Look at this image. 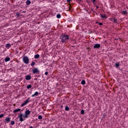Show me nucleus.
<instances>
[{
  "label": "nucleus",
  "mask_w": 128,
  "mask_h": 128,
  "mask_svg": "<svg viewBox=\"0 0 128 128\" xmlns=\"http://www.w3.org/2000/svg\"><path fill=\"white\" fill-rule=\"evenodd\" d=\"M60 38L61 40V42L62 44H64V42H66L68 40H70V36L68 34H62L60 36Z\"/></svg>",
  "instance_id": "f257e3e1"
},
{
  "label": "nucleus",
  "mask_w": 128,
  "mask_h": 128,
  "mask_svg": "<svg viewBox=\"0 0 128 128\" xmlns=\"http://www.w3.org/2000/svg\"><path fill=\"white\" fill-rule=\"evenodd\" d=\"M22 61L26 64H30V59L28 56H25L23 57Z\"/></svg>",
  "instance_id": "f03ea898"
},
{
  "label": "nucleus",
  "mask_w": 128,
  "mask_h": 128,
  "mask_svg": "<svg viewBox=\"0 0 128 128\" xmlns=\"http://www.w3.org/2000/svg\"><path fill=\"white\" fill-rule=\"evenodd\" d=\"M30 111L28 110H26L25 111V114H23V118H28L30 116Z\"/></svg>",
  "instance_id": "7ed1b4c3"
},
{
  "label": "nucleus",
  "mask_w": 128,
  "mask_h": 128,
  "mask_svg": "<svg viewBox=\"0 0 128 128\" xmlns=\"http://www.w3.org/2000/svg\"><path fill=\"white\" fill-rule=\"evenodd\" d=\"M32 72L33 74H40V70L38 68H34L32 69Z\"/></svg>",
  "instance_id": "20e7f679"
},
{
  "label": "nucleus",
  "mask_w": 128,
  "mask_h": 128,
  "mask_svg": "<svg viewBox=\"0 0 128 128\" xmlns=\"http://www.w3.org/2000/svg\"><path fill=\"white\" fill-rule=\"evenodd\" d=\"M30 100V98H28L27 100H26L23 103H22V104H21V106H26V104H28V102H28Z\"/></svg>",
  "instance_id": "39448f33"
},
{
  "label": "nucleus",
  "mask_w": 128,
  "mask_h": 128,
  "mask_svg": "<svg viewBox=\"0 0 128 128\" xmlns=\"http://www.w3.org/2000/svg\"><path fill=\"white\" fill-rule=\"evenodd\" d=\"M22 116H24V114H22V113H20L18 116V118H19L20 122H24V118H22Z\"/></svg>",
  "instance_id": "423d86ee"
},
{
  "label": "nucleus",
  "mask_w": 128,
  "mask_h": 128,
  "mask_svg": "<svg viewBox=\"0 0 128 128\" xmlns=\"http://www.w3.org/2000/svg\"><path fill=\"white\" fill-rule=\"evenodd\" d=\"M110 20L112 22H114V24H118V19H116V18H111Z\"/></svg>",
  "instance_id": "0eeeda50"
},
{
  "label": "nucleus",
  "mask_w": 128,
  "mask_h": 128,
  "mask_svg": "<svg viewBox=\"0 0 128 128\" xmlns=\"http://www.w3.org/2000/svg\"><path fill=\"white\" fill-rule=\"evenodd\" d=\"M10 122V117H6L5 118V122L6 124H8Z\"/></svg>",
  "instance_id": "6e6552de"
},
{
  "label": "nucleus",
  "mask_w": 128,
  "mask_h": 128,
  "mask_svg": "<svg viewBox=\"0 0 128 128\" xmlns=\"http://www.w3.org/2000/svg\"><path fill=\"white\" fill-rule=\"evenodd\" d=\"M100 48V44H95L94 46V48Z\"/></svg>",
  "instance_id": "1a4fd4ad"
},
{
  "label": "nucleus",
  "mask_w": 128,
  "mask_h": 128,
  "mask_svg": "<svg viewBox=\"0 0 128 128\" xmlns=\"http://www.w3.org/2000/svg\"><path fill=\"white\" fill-rule=\"evenodd\" d=\"M32 79V76L30 75H27L26 76V80H30Z\"/></svg>",
  "instance_id": "9d476101"
},
{
  "label": "nucleus",
  "mask_w": 128,
  "mask_h": 128,
  "mask_svg": "<svg viewBox=\"0 0 128 128\" xmlns=\"http://www.w3.org/2000/svg\"><path fill=\"white\" fill-rule=\"evenodd\" d=\"M38 96V92H36L33 94L32 95V98H34V96Z\"/></svg>",
  "instance_id": "9b49d317"
},
{
  "label": "nucleus",
  "mask_w": 128,
  "mask_h": 128,
  "mask_svg": "<svg viewBox=\"0 0 128 128\" xmlns=\"http://www.w3.org/2000/svg\"><path fill=\"white\" fill-rule=\"evenodd\" d=\"M100 18H106V19L108 18V17H106V14L104 15V14H100Z\"/></svg>",
  "instance_id": "f8f14e48"
},
{
  "label": "nucleus",
  "mask_w": 128,
  "mask_h": 128,
  "mask_svg": "<svg viewBox=\"0 0 128 128\" xmlns=\"http://www.w3.org/2000/svg\"><path fill=\"white\" fill-rule=\"evenodd\" d=\"M20 112V108H18L13 111L14 114H16V112Z\"/></svg>",
  "instance_id": "ddd939ff"
},
{
  "label": "nucleus",
  "mask_w": 128,
  "mask_h": 128,
  "mask_svg": "<svg viewBox=\"0 0 128 128\" xmlns=\"http://www.w3.org/2000/svg\"><path fill=\"white\" fill-rule=\"evenodd\" d=\"M5 62H10V57H6L4 60Z\"/></svg>",
  "instance_id": "4468645a"
},
{
  "label": "nucleus",
  "mask_w": 128,
  "mask_h": 128,
  "mask_svg": "<svg viewBox=\"0 0 128 128\" xmlns=\"http://www.w3.org/2000/svg\"><path fill=\"white\" fill-rule=\"evenodd\" d=\"M32 4V2H30V0H27L26 1V4H27V6H30V4Z\"/></svg>",
  "instance_id": "2eb2a0df"
},
{
  "label": "nucleus",
  "mask_w": 128,
  "mask_h": 128,
  "mask_svg": "<svg viewBox=\"0 0 128 128\" xmlns=\"http://www.w3.org/2000/svg\"><path fill=\"white\" fill-rule=\"evenodd\" d=\"M12 46V44H7L6 45V48H10V46Z\"/></svg>",
  "instance_id": "dca6fc26"
},
{
  "label": "nucleus",
  "mask_w": 128,
  "mask_h": 128,
  "mask_svg": "<svg viewBox=\"0 0 128 128\" xmlns=\"http://www.w3.org/2000/svg\"><path fill=\"white\" fill-rule=\"evenodd\" d=\"M39 58H40V54H36L34 56V58L36 59Z\"/></svg>",
  "instance_id": "f3484780"
},
{
  "label": "nucleus",
  "mask_w": 128,
  "mask_h": 128,
  "mask_svg": "<svg viewBox=\"0 0 128 128\" xmlns=\"http://www.w3.org/2000/svg\"><path fill=\"white\" fill-rule=\"evenodd\" d=\"M65 110H66V112H68V110H70V108H68V106H66Z\"/></svg>",
  "instance_id": "a211bd4d"
},
{
  "label": "nucleus",
  "mask_w": 128,
  "mask_h": 128,
  "mask_svg": "<svg viewBox=\"0 0 128 128\" xmlns=\"http://www.w3.org/2000/svg\"><path fill=\"white\" fill-rule=\"evenodd\" d=\"M128 14V12L126 11H124V10H123L122 12V14Z\"/></svg>",
  "instance_id": "6ab92c4d"
},
{
  "label": "nucleus",
  "mask_w": 128,
  "mask_h": 128,
  "mask_svg": "<svg viewBox=\"0 0 128 128\" xmlns=\"http://www.w3.org/2000/svg\"><path fill=\"white\" fill-rule=\"evenodd\" d=\"M61 16H60V14H56L57 18H60Z\"/></svg>",
  "instance_id": "aec40b11"
},
{
  "label": "nucleus",
  "mask_w": 128,
  "mask_h": 128,
  "mask_svg": "<svg viewBox=\"0 0 128 128\" xmlns=\"http://www.w3.org/2000/svg\"><path fill=\"white\" fill-rule=\"evenodd\" d=\"M81 84H86V80H82L81 82Z\"/></svg>",
  "instance_id": "412c9836"
},
{
  "label": "nucleus",
  "mask_w": 128,
  "mask_h": 128,
  "mask_svg": "<svg viewBox=\"0 0 128 128\" xmlns=\"http://www.w3.org/2000/svg\"><path fill=\"white\" fill-rule=\"evenodd\" d=\"M38 120H42V115H40L38 116Z\"/></svg>",
  "instance_id": "4be33fe9"
},
{
  "label": "nucleus",
  "mask_w": 128,
  "mask_h": 128,
  "mask_svg": "<svg viewBox=\"0 0 128 128\" xmlns=\"http://www.w3.org/2000/svg\"><path fill=\"white\" fill-rule=\"evenodd\" d=\"M32 88V85L30 84H28L27 86H26V88H28V90H29V88Z\"/></svg>",
  "instance_id": "5701e85b"
},
{
  "label": "nucleus",
  "mask_w": 128,
  "mask_h": 128,
  "mask_svg": "<svg viewBox=\"0 0 128 128\" xmlns=\"http://www.w3.org/2000/svg\"><path fill=\"white\" fill-rule=\"evenodd\" d=\"M35 64H36V62H32L30 64L32 66H34Z\"/></svg>",
  "instance_id": "b1692460"
},
{
  "label": "nucleus",
  "mask_w": 128,
  "mask_h": 128,
  "mask_svg": "<svg viewBox=\"0 0 128 128\" xmlns=\"http://www.w3.org/2000/svg\"><path fill=\"white\" fill-rule=\"evenodd\" d=\"M115 66L116 68H118L120 66L119 64H115Z\"/></svg>",
  "instance_id": "393cba45"
},
{
  "label": "nucleus",
  "mask_w": 128,
  "mask_h": 128,
  "mask_svg": "<svg viewBox=\"0 0 128 128\" xmlns=\"http://www.w3.org/2000/svg\"><path fill=\"white\" fill-rule=\"evenodd\" d=\"M14 124H16L14 121H11L10 124H12V126H14Z\"/></svg>",
  "instance_id": "a878e982"
},
{
  "label": "nucleus",
  "mask_w": 128,
  "mask_h": 128,
  "mask_svg": "<svg viewBox=\"0 0 128 128\" xmlns=\"http://www.w3.org/2000/svg\"><path fill=\"white\" fill-rule=\"evenodd\" d=\"M80 114H84V110H81Z\"/></svg>",
  "instance_id": "bb28decb"
},
{
  "label": "nucleus",
  "mask_w": 128,
  "mask_h": 128,
  "mask_svg": "<svg viewBox=\"0 0 128 128\" xmlns=\"http://www.w3.org/2000/svg\"><path fill=\"white\" fill-rule=\"evenodd\" d=\"M3 116H4V114H0V118H3Z\"/></svg>",
  "instance_id": "cd10ccee"
},
{
  "label": "nucleus",
  "mask_w": 128,
  "mask_h": 128,
  "mask_svg": "<svg viewBox=\"0 0 128 128\" xmlns=\"http://www.w3.org/2000/svg\"><path fill=\"white\" fill-rule=\"evenodd\" d=\"M92 2L93 4H96V0H92Z\"/></svg>",
  "instance_id": "c85d7f7f"
},
{
  "label": "nucleus",
  "mask_w": 128,
  "mask_h": 128,
  "mask_svg": "<svg viewBox=\"0 0 128 128\" xmlns=\"http://www.w3.org/2000/svg\"><path fill=\"white\" fill-rule=\"evenodd\" d=\"M16 16L17 18H18V16H20V14L16 13Z\"/></svg>",
  "instance_id": "c756f323"
},
{
  "label": "nucleus",
  "mask_w": 128,
  "mask_h": 128,
  "mask_svg": "<svg viewBox=\"0 0 128 128\" xmlns=\"http://www.w3.org/2000/svg\"><path fill=\"white\" fill-rule=\"evenodd\" d=\"M98 24H99V26H102V22H99Z\"/></svg>",
  "instance_id": "7c9ffc66"
},
{
  "label": "nucleus",
  "mask_w": 128,
  "mask_h": 128,
  "mask_svg": "<svg viewBox=\"0 0 128 128\" xmlns=\"http://www.w3.org/2000/svg\"><path fill=\"white\" fill-rule=\"evenodd\" d=\"M72 2V0H67V2Z\"/></svg>",
  "instance_id": "2f4dec72"
},
{
  "label": "nucleus",
  "mask_w": 128,
  "mask_h": 128,
  "mask_svg": "<svg viewBox=\"0 0 128 128\" xmlns=\"http://www.w3.org/2000/svg\"><path fill=\"white\" fill-rule=\"evenodd\" d=\"M48 72H45L44 74H46V76H48Z\"/></svg>",
  "instance_id": "473e14b6"
},
{
  "label": "nucleus",
  "mask_w": 128,
  "mask_h": 128,
  "mask_svg": "<svg viewBox=\"0 0 128 128\" xmlns=\"http://www.w3.org/2000/svg\"><path fill=\"white\" fill-rule=\"evenodd\" d=\"M100 8V6H96V8Z\"/></svg>",
  "instance_id": "72a5a7b5"
},
{
  "label": "nucleus",
  "mask_w": 128,
  "mask_h": 128,
  "mask_svg": "<svg viewBox=\"0 0 128 128\" xmlns=\"http://www.w3.org/2000/svg\"><path fill=\"white\" fill-rule=\"evenodd\" d=\"M60 108H64V106L62 105V106H60Z\"/></svg>",
  "instance_id": "f704fd0d"
},
{
  "label": "nucleus",
  "mask_w": 128,
  "mask_h": 128,
  "mask_svg": "<svg viewBox=\"0 0 128 128\" xmlns=\"http://www.w3.org/2000/svg\"><path fill=\"white\" fill-rule=\"evenodd\" d=\"M29 128H34L32 126H30Z\"/></svg>",
  "instance_id": "c9c22d12"
},
{
  "label": "nucleus",
  "mask_w": 128,
  "mask_h": 128,
  "mask_svg": "<svg viewBox=\"0 0 128 128\" xmlns=\"http://www.w3.org/2000/svg\"><path fill=\"white\" fill-rule=\"evenodd\" d=\"M22 12H26V11H23Z\"/></svg>",
  "instance_id": "e433bc0d"
},
{
  "label": "nucleus",
  "mask_w": 128,
  "mask_h": 128,
  "mask_svg": "<svg viewBox=\"0 0 128 128\" xmlns=\"http://www.w3.org/2000/svg\"><path fill=\"white\" fill-rule=\"evenodd\" d=\"M96 24H100V22H96Z\"/></svg>",
  "instance_id": "4c0bfd02"
}]
</instances>
